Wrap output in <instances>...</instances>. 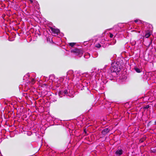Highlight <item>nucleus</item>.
Listing matches in <instances>:
<instances>
[{"instance_id": "1", "label": "nucleus", "mask_w": 156, "mask_h": 156, "mask_svg": "<svg viewBox=\"0 0 156 156\" xmlns=\"http://www.w3.org/2000/svg\"><path fill=\"white\" fill-rule=\"evenodd\" d=\"M120 68L118 66L117 63L115 62H113L111 64V66L109 69L108 71V74H109V75H107L108 74V73H105V75L106 77L108 76H110L111 73H116L120 71Z\"/></svg>"}, {"instance_id": "2", "label": "nucleus", "mask_w": 156, "mask_h": 156, "mask_svg": "<svg viewBox=\"0 0 156 156\" xmlns=\"http://www.w3.org/2000/svg\"><path fill=\"white\" fill-rule=\"evenodd\" d=\"M71 52H73L74 55L79 57H81L83 54V51L81 50L78 49L72 50Z\"/></svg>"}, {"instance_id": "3", "label": "nucleus", "mask_w": 156, "mask_h": 156, "mask_svg": "<svg viewBox=\"0 0 156 156\" xmlns=\"http://www.w3.org/2000/svg\"><path fill=\"white\" fill-rule=\"evenodd\" d=\"M76 72L75 73V74H74L72 70H70L67 73V77L68 78H77V76H78H78H75Z\"/></svg>"}, {"instance_id": "4", "label": "nucleus", "mask_w": 156, "mask_h": 156, "mask_svg": "<svg viewBox=\"0 0 156 156\" xmlns=\"http://www.w3.org/2000/svg\"><path fill=\"white\" fill-rule=\"evenodd\" d=\"M50 29L51 31V33L52 34H55V36L58 35V34L59 33L60 31L59 30L57 29H55L53 27H50Z\"/></svg>"}, {"instance_id": "5", "label": "nucleus", "mask_w": 156, "mask_h": 156, "mask_svg": "<svg viewBox=\"0 0 156 156\" xmlns=\"http://www.w3.org/2000/svg\"><path fill=\"white\" fill-rule=\"evenodd\" d=\"M109 131L110 129L108 128H105L102 131L101 133L103 135L105 136L109 133Z\"/></svg>"}, {"instance_id": "6", "label": "nucleus", "mask_w": 156, "mask_h": 156, "mask_svg": "<svg viewBox=\"0 0 156 156\" xmlns=\"http://www.w3.org/2000/svg\"><path fill=\"white\" fill-rule=\"evenodd\" d=\"M123 151L122 149H118L116 151L115 154L117 156H120L123 153Z\"/></svg>"}, {"instance_id": "7", "label": "nucleus", "mask_w": 156, "mask_h": 156, "mask_svg": "<svg viewBox=\"0 0 156 156\" xmlns=\"http://www.w3.org/2000/svg\"><path fill=\"white\" fill-rule=\"evenodd\" d=\"M151 34V31H147L145 34V37L146 38H148L150 36Z\"/></svg>"}, {"instance_id": "8", "label": "nucleus", "mask_w": 156, "mask_h": 156, "mask_svg": "<svg viewBox=\"0 0 156 156\" xmlns=\"http://www.w3.org/2000/svg\"><path fill=\"white\" fill-rule=\"evenodd\" d=\"M146 136H145L142 137V138H141L140 139V141L141 143L143 142L144 141L146 140Z\"/></svg>"}, {"instance_id": "9", "label": "nucleus", "mask_w": 156, "mask_h": 156, "mask_svg": "<svg viewBox=\"0 0 156 156\" xmlns=\"http://www.w3.org/2000/svg\"><path fill=\"white\" fill-rule=\"evenodd\" d=\"M134 69L138 73H140L141 72L140 69L138 68H135Z\"/></svg>"}, {"instance_id": "10", "label": "nucleus", "mask_w": 156, "mask_h": 156, "mask_svg": "<svg viewBox=\"0 0 156 156\" xmlns=\"http://www.w3.org/2000/svg\"><path fill=\"white\" fill-rule=\"evenodd\" d=\"M90 57V54L89 53H86V55H84L85 58H87Z\"/></svg>"}, {"instance_id": "11", "label": "nucleus", "mask_w": 156, "mask_h": 156, "mask_svg": "<svg viewBox=\"0 0 156 156\" xmlns=\"http://www.w3.org/2000/svg\"><path fill=\"white\" fill-rule=\"evenodd\" d=\"M35 82V79L34 78L31 79V81H30V83L32 84H34Z\"/></svg>"}, {"instance_id": "12", "label": "nucleus", "mask_w": 156, "mask_h": 156, "mask_svg": "<svg viewBox=\"0 0 156 156\" xmlns=\"http://www.w3.org/2000/svg\"><path fill=\"white\" fill-rule=\"evenodd\" d=\"M62 94H63L64 95H67V94H68V92L67 90H65L64 91L62 92Z\"/></svg>"}, {"instance_id": "13", "label": "nucleus", "mask_w": 156, "mask_h": 156, "mask_svg": "<svg viewBox=\"0 0 156 156\" xmlns=\"http://www.w3.org/2000/svg\"><path fill=\"white\" fill-rule=\"evenodd\" d=\"M76 43H70L69 44V45L72 47H73L75 45Z\"/></svg>"}, {"instance_id": "14", "label": "nucleus", "mask_w": 156, "mask_h": 156, "mask_svg": "<svg viewBox=\"0 0 156 156\" xmlns=\"http://www.w3.org/2000/svg\"><path fill=\"white\" fill-rule=\"evenodd\" d=\"M11 115H10L9 114V115H8V117H13V116L14 115V113H13V112H11Z\"/></svg>"}, {"instance_id": "15", "label": "nucleus", "mask_w": 156, "mask_h": 156, "mask_svg": "<svg viewBox=\"0 0 156 156\" xmlns=\"http://www.w3.org/2000/svg\"><path fill=\"white\" fill-rule=\"evenodd\" d=\"M134 21L135 23H141V20H134Z\"/></svg>"}, {"instance_id": "16", "label": "nucleus", "mask_w": 156, "mask_h": 156, "mask_svg": "<svg viewBox=\"0 0 156 156\" xmlns=\"http://www.w3.org/2000/svg\"><path fill=\"white\" fill-rule=\"evenodd\" d=\"M95 46L98 48H99L101 47V45L100 44H96Z\"/></svg>"}, {"instance_id": "17", "label": "nucleus", "mask_w": 156, "mask_h": 156, "mask_svg": "<svg viewBox=\"0 0 156 156\" xmlns=\"http://www.w3.org/2000/svg\"><path fill=\"white\" fill-rule=\"evenodd\" d=\"M149 107V106L148 105H147L145 106H144V109H147Z\"/></svg>"}, {"instance_id": "18", "label": "nucleus", "mask_w": 156, "mask_h": 156, "mask_svg": "<svg viewBox=\"0 0 156 156\" xmlns=\"http://www.w3.org/2000/svg\"><path fill=\"white\" fill-rule=\"evenodd\" d=\"M113 34H112L110 33V37L111 38H112L113 37Z\"/></svg>"}, {"instance_id": "19", "label": "nucleus", "mask_w": 156, "mask_h": 156, "mask_svg": "<svg viewBox=\"0 0 156 156\" xmlns=\"http://www.w3.org/2000/svg\"><path fill=\"white\" fill-rule=\"evenodd\" d=\"M99 77H102V76H104V75H103H103H102V74L100 75V74H99Z\"/></svg>"}, {"instance_id": "20", "label": "nucleus", "mask_w": 156, "mask_h": 156, "mask_svg": "<svg viewBox=\"0 0 156 156\" xmlns=\"http://www.w3.org/2000/svg\"><path fill=\"white\" fill-rule=\"evenodd\" d=\"M84 133L86 134L87 133V132L86 131V129H84Z\"/></svg>"}, {"instance_id": "21", "label": "nucleus", "mask_w": 156, "mask_h": 156, "mask_svg": "<svg viewBox=\"0 0 156 156\" xmlns=\"http://www.w3.org/2000/svg\"><path fill=\"white\" fill-rule=\"evenodd\" d=\"M31 3H32L33 2V0H29Z\"/></svg>"}, {"instance_id": "22", "label": "nucleus", "mask_w": 156, "mask_h": 156, "mask_svg": "<svg viewBox=\"0 0 156 156\" xmlns=\"http://www.w3.org/2000/svg\"><path fill=\"white\" fill-rule=\"evenodd\" d=\"M95 74V72L94 71H93L92 72V74L93 75H94Z\"/></svg>"}, {"instance_id": "23", "label": "nucleus", "mask_w": 156, "mask_h": 156, "mask_svg": "<svg viewBox=\"0 0 156 156\" xmlns=\"http://www.w3.org/2000/svg\"><path fill=\"white\" fill-rule=\"evenodd\" d=\"M26 76H28V77H29V74H27Z\"/></svg>"}, {"instance_id": "24", "label": "nucleus", "mask_w": 156, "mask_h": 156, "mask_svg": "<svg viewBox=\"0 0 156 156\" xmlns=\"http://www.w3.org/2000/svg\"><path fill=\"white\" fill-rule=\"evenodd\" d=\"M154 125H156V120L154 122Z\"/></svg>"}, {"instance_id": "25", "label": "nucleus", "mask_w": 156, "mask_h": 156, "mask_svg": "<svg viewBox=\"0 0 156 156\" xmlns=\"http://www.w3.org/2000/svg\"><path fill=\"white\" fill-rule=\"evenodd\" d=\"M71 119H67V120H71ZM64 120V119H63V121H64V120Z\"/></svg>"}, {"instance_id": "26", "label": "nucleus", "mask_w": 156, "mask_h": 156, "mask_svg": "<svg viewBox=\"0 0 156 156\" xmlns=\"http://www.w3.org/2000/svg\"><path fill=\"white\" fill-rule=\"evenodd\" d=\"M98 74H96L95 75V76H98Z\"/></svg>"}]
</instances>
